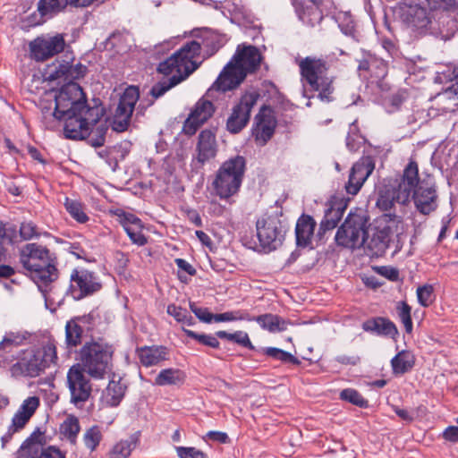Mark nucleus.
Masks as SVG:
<instances>
[{
  "label": "nucleus",
  "mask_w": 458,
  "mask_h": 458,
  "mask_svg": "<svg viewBox=\"0 0 458 458\" xmlns=\"http://www.w3.org/2000/svg\"><path fill=\"white\" fill-rule=\"evenodd\" d=\"M55 100L53 114L64 122V133L67 139H86L89 135V126L104 115L103 107L87 105L86 96L78 83L64 85Z\"/></svg>",
  "instance_id": "f257e3e1"
},
{
  "label": "nucleus",
  "mask_w": 458,
  "mask_h": 458,
  "mask_svg": "<svg viewBox=\"0 0 458 458\" xmlns=\"http://www.w3.org/2000/svg\"><path fill=\"white\" fill-rule=\"evenodd\" d=\"M260 61L261 55L257 47L239 46L205 97L210 98L215 90L225 92L237 88L244 81L247 73L253 72L259 66Z\"/></svg>",
  "instance_id": "f03ea898"
},
{
  "label": "nucleus",
  "mask_w": 458,
  "mask_h": 458,
  "mask_svg": "<svg viewBox=\"0 0 458 458\" xmlns=\"http://www.w3.org/2000/svg\"><path fill=\"white\" fill-rule=\"evenodd\" d=\"M20 260L23 267L32 274L39 290L46 296L49 283L57 278V269L51 264L49 250L37 243H27L20 253Z\"/></svg>",
  "instance_id": "7ed1b4c3"
},
{
  "label": "nucleus",
  "mask_w": 458,
  "mask_h": 458,
  "mask_svg": "<svg viewBox=\"0 0 458 458\" xmlns=\"http://www.w3.org/2000/svg\"><path fill=\"white\" fill-rule=\"evenodd\" d=\"M303 85L307 84L316 92L318 98L324 102L333 100V78L327 76L328 63L322 58L307 56L297 61Z\"/></svg>",
  "instance_id": "20e7f679"
},
{
  "label": "nucleus",
  "mask_w": 458,
  "mask_h": 458,
  "mask_svg": "<svg viewBox=\"0 0 458 458\" xmlns=\"http://www.w3.org/2000/svg\"><path fill=\"white\" fill-rule=\"evenodd\" d=\"M246 168L245 158L236 156L225 161L215 174L212 187L216 196L228 200L238 194Z\"/></svg>",
  "instance_id": "39448f33"
},
{
  "label": "nucleus",
  "mask_w": 458,
  "mask_h": 458,
  "mask_svg": "<svg viewBox=\"0 0 458 458\" xmlns=\"http://www.w3.org/2000/svg\"><path fill=\"white\" fill-rule=\"evenodd\" d=\"M200 50L201 45L198 41L187 42L170 57L161 62L157 66V72L170 76L169 78L182 77V81L199 67L196 58L199 57Z\"/></svg>",
  "instance_id": "423d86ee"
},
{
  "label": "nucleus",
  "mask_w": 458,
  "mask_h": 458,
  "mask_svg": "<svg viewBox=\"0 0 458 458\" xmlns=\"http://www.w3.org/2000/svg\"><path fill=\"white\" fill-rule=\"evenodd\" d=\"M113 347L106 343H86L80 352L81 367L95 379L109 377L113 370Z\"/></svg>",
  "instance_id": "0eeeda50"
},
{
  "label": "nucleus",
  "mask_w": 458,
  "mask_h": 458,
  "mask_svg": "<svg viewBox=\"0 0 458 458\" xmlns=\"http://www.w3.org/2000/svg\"><path fill=\"white\" fill-rule=\"evenodd\" d=\"M57 360L56 348L48 343L42 349L30 348L23 351L19 360L11 367L13 377H36Z\"/></svg>",
  "instance_id": "6e6552de"
},
{
  "label": "nucleus",
  "mask_w": 458,
  "mask_h": 458,
  "mask_svg": "<svg viewBox=\"0 0 458 458\" xmlns=\"http://www.w3.org/2000/svg\"><path fill=\"white\" fill-rule=\"evenodd\" d=\"M367 224L363 213H350L336 232V244L348 249L362 247L368 239Z\"/></svg>",
  "instance_id": "1a4fd4ad"
},
{
  "label": "nucleus",
  "mask_w": 458,
  "mask_h": 458,
  "mask_svg": "<svg viewBox=\"0 0 458 458\" xmlns=\"http://www.w3.org/2000/svg\"><path fill=\"white\" fill-rule=\"evenodd\" d=\"M67 387L71 395V403L81 408L91 394V384L81 367L72 366L67 372Z\"/></svg>",
  "instance_id": "9d476101"
},
{
  "label": "nucleus",
  "mask_w": 458,
  "mask_h": 458,
  "mask_svg": "<svg viewBox=\"0 0 458 458\" xmlns=\"http://www.w3.org/2000/svg\"><path fill=\"white\" fill-rule=\"evenodd\" d=\"M140 98L139 89L135 86H130L125 89L119 99L113 122L112 128L117 132L125 131L131 122L135 105Z\"/></svg>",
  "instance_id": "9b49d317"
},
{
  "label": "nucleus",
  "mask_w": 458,
  "mask_h": 458,
  "mask_svg": "<svg viewBox=\"0 0 458 458\" xmlns=\"http://www.w3.org/2000/svg\"><path fill=\"white\" fill-rule=\"evenodd\" d=\"M256 91L243 94L237 105H235L226 122V128L231 133L240 132L248 124L253 106L259 99Z\"/></svg>",
  "instance_id": "f8f14e48"
},
{
  "label": "nucleus",
  "mask_w": 458,
  "mask_h": 458,
  "mask_svg": "<svg viewBox=\"0 0 458 458\" xmlns=\"http://www.w3.org/2000/svg\"><path fill=\"white\" fill-rule=\"evenodd\" d=\"M64 47L65 40L63 34L44 35L30 43V53L35 61L43 62L61 53Z\"/></svg>",
  "instance_id": "ddd939ff"
},
{
  "label": "nucleus",
  "mask_w": 458,
  "mask_h": 458,
  "mask_svg": "<svg viewBox=\"0 0 458 458\" xmlns=\"http://www.w3.org/2000/svg\"><path fill=\"white\" fill-rule=\"evenodd\" d=\"M102 284L98 276L87 269H74L71 274L70 290L75 300H81L98 292Z\"/></svg>",
  "instance_id": "4468645a"
},
{
  "label": "nucleus",
  "mask_w": 458,
  "mask_h": 458,
  "mask_svg": "<svg viewBox=\"0 0 458 458\" xmlns=\"http://www.w3.org/2000/svg\"><path fill=\"white\" fill-rule=\"evenodd\" d=\"M409 202L405 190H401L396 182L383 183L377 188L376 206L382 211H390L397 205L403 207Z\"/></svg>",
  "instance_id": "2eb2a0df"
},
{
  "label": "nucleus",
  "mask_w": 458,
  "mask_h": 458,
  "mask_svg": "<svg viewBox=\"0 0 458 458\" xmlns=\"http://www.w3.org/2000/svg\"><path fill=\"white\" fill-rule=\"evenodd\" d=\"M257 235L260 245L267 250H276L284 238L280 222L274 218L258 220Z\"/></svg>",
  "instance_id": "dca6fc26"
},
{
  "label": "nucleus",
  "mask_w": 458,
  "mask_h": 458,
  "mask_svg": "<svg viewBox=\"0 0 458 458\" xmlns=\"http://www.w3.org/2000/svg\"><path fill=\"white\" fill-rule=\"evenodd\" d=\"M358 62L359 76L370 83L378 84L387 74L386 63L369 52H364Z\"/></svg>",
  "instance_id": "f3484780"
},
{
  "label": "nucleus",
  "mask_w": 458,
  "mask_h": 458,
  "mask_svg": "<svg viewBox=\"0 0 458 458\" xmlns=\"http://www.w3.org/2000/svg\"><path fill=\"white\" fill-rule=\"evenodd\" d=\"M411 193L415 207L420 213L428 215L437 208V195L433 179L429 176L428 179L421 180L420 185Z\"/></svg>",
  "instance_id": "a211bd4d"
},
{
  "label": "nucleus",
  "mask_w": 458,
  "mask_h": 458,
  "mask_svg": "<svg viewBox=\"0 0 458 458\" xmlns=\"http://www.w3.org/2000/svg\"><path fill=\"white\" fill-rule=\"evenodd\" d=\"M216 135L210 130L202 131L198 137L196 156L192 158L191 166L194 169L202 168L206 163L216 157Z\"/></svg>",
  "instance_id": "6ab92c4d"
},
{
  "label": "nucleus",
  "mask_w": 458,
  "mask_h": 458,
  "mask_svg": "<svg viewBox=\"0 0 458 458\" xmlns=\"http://www.w3.org/2000/svg\"><path fill=\"white\" fill-rule=\"evenodd\" d=\"M374 169L375 162L371 157L365 156L359 159L351 169L349 180L345 185L346 191L356 195Z\"/></svg>",
  "instance_id": "aec40b11"
},
{
  "label": "nucleus",
  "mask_w": 458,
  "mask_h": 458,
  "mask_svg": "<svg viewBox=\"0 0 458 458\" xmlns=\"http://www.w3.org/2000/svg\"><path fill=\"white\" fill-rule=\"evenodd\" d=\"M215 112L213 103L206 98H201L195 105L193 110L191 112L184 125L187 133L193 134L197 128L207 122Z\"/></svg>",
  "instance_id": "412c9836"
},
{
  "label": "nucleus",
  "mask_w": 458,
  "mask_h": 458,
  "mask_svg": "<svg viewBox=\"0 0 458 458\" xmlns=\"http://www.w3.org/2000/svg\"><path fill=\"white\" fill-rule=\"evenodd\" d=\"M435 106L429 107V115L453 113L458 111V83L453 84L435 98Z\"/></svg>",
  "instance_id": "4be33fe9"
},
{
  "label": "nucleus",
  "mask_w": 458,
  "mask_h": 458,
  "mask_svg": "<svg viewBox=\"0 0 458 458\" xmlns=\"http://www.w3.org/2000/svg\"><path fill=\"white\" fill-rule=\"evenodd\" d=\"M29 337L30 334L27 332L5 333L0 342V365L2 367H6L13 360V350L21 345Z\"/></svg>",
  "instance_id": "5701e85b"
},
{
  "label": "nucleus",
  "mask_w": 458,
  "mask_h": 458,
  "mask_svg": "<svg viewBox=\"0 0 458 458\" xmlns=\"http://www.w3.org/2000/svg\"><path fill=\"white\" fill-rule=\"evenodd\" d=\"M126 386L122 383L120 377L113 374L107 386L103 390L100 403L104 407H116L124 397Z\"/></svg>",
  "instance_id": "b1692460"
},
{
  "label": "nucleus",
  "mask_w": 458,
  "mask_h": 458,
  "mask_svg": "<svg viewBox=\"0 0 458 458\" xmlns=\"http://www.w3.org/2000/svg\"><path fill=\"white\" fill-rule=\"evenodd\" d=\"M269 110L266 107L261 108L255 117L256 126L253 128L255 140L261 144H265L273 136L276 127V122Z\"/></svg>",
  "instance_id": "393cba45"
},
{
  "label": "nucleus",
  "mask_w": 458,
  "mask_h": 458,
  "mask_svg": "<svg viewBox=\"0 0 458 458\" xmlns=\"http://www.w3.org/2000/svg\"><path fill=\"white\" fill-rule=\"evenodd\" d=\"M402 11L403 21L418 30L425 29L430 23L426 8L418 4H404Z\"/></svg>",
  "instance_id": "a878e982"
},
{
  "label": "nucleus",
  "mask_w": 458,
  "mask_h": 458,
  "mask_svg": "<svg viewBox=\"0 0 458 458\" xmlns=\"http://www.w3.org/2000/svg\"><path fill=\"white\" fill-rule=\"evenodd\" d=\"M136 352L144 367L157 366L168 360V350L163 345L142 346L137 348Z\"/></svg>",
  "instance_id": "bb28decb"
},
{
  "label": "nucleus",
  "mask_w": 458,
  "mask_h": 458,
  "mask_svg": "<svg viewBox=\"0 0 458 458\" xmlns=\"http://www.w3.org/2000/svg\"><path fill=\"white\" fill-rule=\"evenodd\" d=\"M87 67L81 64H70L69 63L59 64L58 66H55V70L49 73V80L55 81L63 79L68 83H74L73 80H78L85 75Z\"/></svg>",
  "instance_id": "cd10ccee"
},
{
  "label": "nucleus",
  "mask_w": 458,
  "mask_h": 458,
  "mask_svg": "<svg viewBox=\"0 0 458 458\" xmlns=\"http://www.w3.org/2000/svg\"><path fill=\"white\" fill-rule=\"evenodd\" d=\"M316 221L309 215H302L296 223V243L299 247H308L314 236Z\"/></svg>",
  "instance_id": "c85d7f7f"
},
{
  "label": "nucleus",
  "mask_w": 458,
  "mask_h": 458,
  "mask_svg": "<svg viewBox=\"0 0 458 458\" xmlns=\"http://www.w3.org/2000/svg\"><path fill=\"white\" fill-rule=\"evenodd\" d=\"M420 182L418 164L413 160H410L403 169L401 181L395 182L401 190H405L407 196L411 199V192L417 189Z\"/></svg>",
  "instance_id": "c756f323"
},
{
  "label": "nucleus",
  "mask_w": 458,
  "mask_h": 458,
  "mask_svg": "<svg viewBox=\"0 0 458 458\" xmlns=\"http://www.w3.org/2000/svg\"><path fill=\"white\" fill-rule=\"evenodd\" d=\"M254 321H256L263 330L273 334L287 330L288 326L291 324L290 321L272 313L256 316Z\"/></svg>",
  "instance_id": "7c9ffc66"
},
{
  "label": "nucleus",
  "mask_w": 458,
  "mask_h": 458,
  "mask_svg": "<svg viewBox=\"0 0 458 458\" xmlns=\"http://www.w3.org/2000/svg\"><path fill=\"white\" fill-rule=\"evenodd\" d=\"M85 322V317H77L67 321L65 326V343L67 346L76 347L81 344L83 333L82 324Z\"/></svg>",
  "instance_id": "2f4dec72"
},
{
  "label": "nucleus",
  "mask_w": 458,
  "mask_h": 458,
  "mask_svg": "<svg viewBox=\"0 0 458 458\" xmlns=\"http://www.w3.org/2000/svg\"><path fill=\"white\" fill-rule=\"evenodd\" d=\"M344 209L341 207H330L325 211L324 217L320 222L317 236L321 240L327 231L335 228L342 219Z\"/></svg>",
  "instance_id": "473e14b6"
},
{
  "label": "nucleus",
  "mask_w": 458,
  "mask_h": 458,
  "mask_svg": "<svg viewBox=\"0 0 458 458\" xmlns=\"http://www.w3.org/2000/svg\"><path fill=\"white\" fill-rule=\"evenodd\" d=\"M414 356L408 351H401L391 360V367L394 375H403L412 369Z\"/></svg>",
  "instance_id": "72a5a7b5"
},
{
  "label": "nucleus",
  "mask_w": 458,
  "mask_h": 458,
  "mask_svg": "<svg viewBox=\"0 0 458 458\" xmlns=\"http://www.w3.org/2000/svg\"><path fill=\"white\" fill-rule=\"evenodd\" d=\"M138 442L139 437L136 434L130 436L127 439L120 440L110 450V458H128L136 448Z\"/></svg>",
  "instance_id": "f704fd0d"
},
{
  "label": "nucleus",
  "mask_w": 458,
  "mask_h": 458,
  "mask_svg": "<svg viewBox=\"0 0 458 458\" xmlns=\"http://www.w3.org/2000/svg\"><path fill=\"white\" fill-rule=\"evenodd\" d=\"M185 374L178 369H162L155 378V385L157 386H171L183 383Z\"/></svg>",
  "instance_id": "c9c22d12"
},
{
  "label": "nucleus",
  "mask_w": 458,
  "mask_h": 458,
  "mask_svg": "<svg viewBox=\"0 0 458 458\" xmlns=\"http://www.w3.org/2000/svg\"><path fill=\"white\" fill-rule=\"evenodd\" d=\"M365 331L376 332L379 335H394L397 334L396 327L393 322L383 318H377L372 321H367L363 324Z\"/></svg>",
  "instance_id": "e433bc0d"
},
{
  "label": "nucleus",
  "mask_w": 458,
  "mask_h": 458,
  "mask_svg": "<svg viewBox=\"0 0 458 458\" xmlns=\"http://www.w3.org/2000/svg\"><path fill=\"white\" fill-rule=\"evenodd\" d=\"M69 5L68 0H38V12L41 17L51 18Z\"/></svg>",
  "instance_id": "4c0bfd02"
},
{
  "label": "nucleus",
  "mask_w": 458,
  "mask_h": 458,
  "mask_svg": "<svg viewBox=\"0 0 458 458\" xmlns=\"http://www.w3.org/2000/svg\"><path fill=\"white\" fill-rule=\"evenodd\" d=\"M81 426L79 419L74 415H68L60 425V433L72 444H75Z\"/></svg>",
  "instance_id": "58836bf2"
},
{
  "label": "nucleus",
  "mask_w": 458,
  "mask_h": 458,
  "mask_svg": "<svg viewBox=\"0 0 458 458\" xmlns=\"http://www.w3.org/2000/svg\"><path fill=\"white\" fill-rule=\"evenodd\" d=\"M64 205L70 216L78 223L85 224L89 221V216L85 213V208L81 202L66 197Z\"/></svg>",
  "instance_id": "ea45409f"
},
{
  "label": "nucleus",
  "mask_w": 458,
  "mask_h": 458,
  "mask_svg": "<svg viewBox=\"0 0 458 458\" xmlns=\"http://www.w3.org/2000/svg\"><path fill=\"white\" fill-rule=\"evenodd\" d=\"M406 98V91L398 90L384 98L382 100V106L388 114H393L401 109V106Z\"/></svg>",
  "instance_id": "a19ab883"
},
{
  "label": "nucleus",
  "mask_w": 458,
  "mask_h": 458,
  "mask_svg": "<svg viewBox=\"0 0 458 458\" xmlns=\"http://www.w3.org/2000/svg\"><path fill=\"white\" fill-rule=\"evenodd\" d=\"M20 236L24 241H30L38 238L41 235L48 236L47 232H41L39 228L32 221H24L21 224L19 229Z\"/></svg>",
  "instance_id": "79ce46f5"
},
{
  "label": "nucleus",
  "mask_w": 458,
  "mask_h": 458,
  "mask_svg": "<svg viewBox=\"0 0 458 458\" xmlns=\"http://www.w3.org/2000/svg\"><path fill=\"white\" fill-rule=\"evenodd\" d=\"M427 5L432 12L443 11L450 13H458L457 0H426Z\"/></svg>",
  "instance_id": "37998d69"
},
{
  "label": "nucleus",
  "mask_w": 458,
  "mask_h": 458,
  "mask_svg": "<svg viewBox=\"0 0 458 458\" xmlns=\"http://www.w3.org/2000/svg\"><path fill=\"white\" fill-rule=\"evenodd\" d=\"M30 419V417L28 415L22 413L20 411H17L12 419V424L8 428L7 433L2 437V440L5 442L10 439L13 434L24 428Z\"/></svg>",
  "instance_id": "c03bdc74"
},
{
  "label": "nucleus",
  "mask_w": 458,
  "mask_h": 458,
  "mask_svg": "<svg viewBox=\"0 0 458 458\" xmlns=\"http://www.w3.org/2000/svg\"><path fill=\"white\" fill-rule=\"evenodd\" d=\"M102 432L98 426H92L88 428L83 435L85 446L91 452L96 450L102 440Z\"/></svg>",
  "instance_id": "a18cd8bd"
},
{
  "label": "nucleus",
  "mask_w": 458,
  "mask_h": 458,
  "mask_svg": "<svg viewBox=\"0 0 458 458\" xmlns=\"http://www.w3.org/2000/svg\"><path fill=\"white\" fill-rule=\"evenodd\" d=\"M340 398L360 408L369 406L368 401L355 389L346 388L341 391Z\"/></svg>",
  "instance_id": "49530a36"
},
{
  "label": "nucleus",
  "mask_w": 458,
  "mask_h": 458,
  "mask_svg": "<svg viewBox=\"0 0 458 458\" xmlns=\"http://www.w3.org/2000/svg\"><path fill=\"white\" fill-rule=\"evenodd\" d=\"M185 335L192 339H195L199 344L217 349L220 346V343L217 340V338L213 335H207V334H199L192 330L182 328Z\"/></svg>",
  "instance_id": "de8ad7c7"
},
{
  "label": "nucleus",
  "mask_w": 458,
  "mask_h": 458,
  "mask_svg": "<svg viewBox=\"0 0 458 458\" xmlns=\"http://www.w3.org/2000/svg\"><path fill=\"white\" fill-rule=\"evenodd\" d=\"M182 77H180L179 79L168 78L167 80L157 82L151 88V96L154 99L162 97L170 89L182 82Z\"/></svg>",
  "instance_id": "09e8293b"
},
{
  "label": "nucleus",
  "mask_w": 458,
  "mask_h": 458,
  "mask_svg": "<svg viewBox=\"0 0 458 458\" xmlns=\"http://www.w3.org/2000/svg\"><path fill=\"white\" fill-rule=\"evenodd\" d=\"M398 316L407 333H411L413 326L411 317V307L406 302H401L397 307Z\"/></svg>",
  "instance_id": "8fccbe9b"
},
{
  "label": "nucleus",
  "mask_w": 458,
  "mask_h": 458,
  "mask_svg": "<svg viewBox=\"0 0 458 458\" xmlns=\"http://www.w3.org/2000/svg\"><path fill=\"white\" fill-rule=\"evenodd\" d=\"M433 287L429 284L420 286L417 289V298L419 303L423 307H428L432 302Z\"/></svg>",
  "instance_id": "3c124183"
},
{
  "label": "nucleus",
  "mask_w": 458,
  "mask_h": 458,
  "mask_svg": "<svg viewBox=\"0 0 458 458\" xmlns=\"http://www.w3.org/2000/svg\"><path fill=\"white\" fill-rule=\"evenodd\" d=\"M39 403L38 396H30L22 402L18 411L31 418L39 406Z\"/></svg>",
  "instance_id": "603ef678"
},
{
  "label": "nucleus",
  "mask_w": 458,
  "mask_h": 458,
  "mask_svg": "<svg viewBox=\"0 0 458 458\" xmlns=\"http://www.w3.org/2000/svg\"><path fill=\"white\" fill-rule=\"evenodd\" d=\"M143 225L134 228H129L126 232L131 241L138 246H143L147 243V238L142 233Z\"/></svg>",
  "instance_id": "864d4df0"
},
{
  "label": "nucleus",
  "mask_w": 458,
  "mask_h": 458,
  "mask_svg": "<svg viewBox=\"0 0 458 458\" xmlns=\"http://www.w3.org/2000/svg\"><path fill=\"white\" fill-rule=\"evenodd\" d=\"M120 223L124 231H127L129 228H134L142 225L141 220L135 215L125 212L120 216Z\"/></svg>",
  "instance_id": "5fc2aeb1"
},
{
  "label": "nucleus",
  "mask_w": 458,
  "mask_h": 458,
  "mask_svg": "<svg viewBox=\"0 0 458 458\" xmlns=\"http://www.w3.org/2000/svg\"><path fill=\"white\" fill-rule=\"evenodd\" d=\"M176 453L180 458H206L205 454L195 447L177 446Z\"/></svg>",
  "instance_id": "6e6d98bb"
},
{
  "label": "nucleus",
  "mask_w": 458,
  "mask_h": 458,
  "mask_svg": "<svg viewBox=\"0 0 458 458\" xmlns=\"http://www.w3.org/2000/svg\"><path fill=\"white\" fill-rule=\"evenodd\" d=\"M190 308L200 321L210 323L214 320V314L210 313L207 308H199L191 302L190 303Z\"/></svg>",
  "instance_id": "4d7b16f0"
},
{
  "label": "nucleus",
  "mask_w": 458,
  "mask_h": 458,
  "mask_svg": "<svg viewBox=\"0 0 458 458\" xmlns=\"http://www.w3.org/2000/svg\"><path fill=\"white\" fill-rule=\"evenodd\" d=\"M102 117L103 116H101L97 123H93L89 126V135L96 134L98 136H102L103 138L106 139V134L108 130V124L106 120H102Z\"/></svg>",
  "instance_id": "13d9d810"
},
{
  "label": "nucleus",
  "mask_w": 458,
  "mask_h": 458,
  "mask_svg": "<svg viewBox=\"0 0 458 458\" xmlns=\"http://www.w3.org/2000/svg\"><path fill=\"white\" fill-rule=\"evenodd\" d=\"M233 342L240 344L241 346L248 348L249 350L255 349L254 345L251 344L250 340L249 335L244 331L234 332V337Z\"/></svg>",
  "instance_id": "bf43d9fd"
},
{
  "label": "nucleus",
  "mask_w": 458,
  "mask_h": 458,
  "mask_svg": "<svg viewBox=\"0 0 458 458\" xmlns=\"http://www.w3.org/2000/svg\"><path fill=\"white\" fill-rule=\"evenodd\" d=\"M166 311L170 316L174 317L177 322L180 323L185 318V314L187 313V310L180 306H176L175 304H169L167 306Z\"/></svg>",
  "instance_id": "052dcab7"
},
{
  "label": "nucleus",
  "mask_w": 458,
  "mask_h": 458,
  "mask_svg": "<svg viewBox=\"0 0 458 458\" xmlns=\"http://www.w3.org/2000/svg\"><path fill=\"white\" fill-rule=\"evenodd\" d=\"M376 270L379 275L391 281H396L399 277L398 270L391 267H377Z\"/></svg>",
  "instance_id": "680f3d73"
},
{
  "label": "nucleus",
  "mask_w": 458,
  "mask_h": 458,
  "mask_svg": "<svg viewBox=\"0 0 458 458\" xmlns=\"http://www.w3.org/2000/svg\"><path fill=\"white\" fill-rule=\"evenodd\" d=\"M447 26H448V28L446 29V30H445L444 29L440 30V33L442 34V37L445 39H449L458 30V21H457V20H455L454 18H450L447 21Z\"/></svg>",
  "instance_id": "e2e57ef3"
},
{
  "label": "nucleus",
  "mask_w": 458,
  "mask_h": 458,
  "mask_svg": "<svg viewBox=\"0 0 458 458\" xmlns=\"http://www.w3.org/2000/svg\"><path fill=\"white\" fill-rule=\"evenodd\" d=\"M206 437L222 444L226 443L229 439L227 434L221 431H209L207 433Z\"/></svg>",
  "instance_id": "0e129e2a"
},
{
  "label": "nucleus",
  "mask_w": 458,
  "mask_h": 458,
  "mask_svg": "<svg viewBox=\"0 0 458 458\" xmlns=\"http://www.w3.org/2000/svg\"><path fill=\"white\" fill-rule=\"evenodd\" d=\"M233 321L237 320H245V321H254L255 316H251L247 310H232Z\"/></svg>",
  "instance_id": "69168bd1"
},
{
  "label": "nucleus",
  "mask_w": 458,
  "mask_h": 458,
  "mask_svg": "<svg viewBox=\"0 0 458 458\" xmlns=\"http://www.w3.org/2000/svg\"><path fill=\"white\" fill-rule=\"evenodd\" d=\"M39 458H65V456L59 449L49 446L41 453Z\"/></svg>",
  "instance_id": "338daca9"
},
{
  "label": "nucleus",
  "mask_w": 458,
  "mask_h": 458,
  "mask_svg": "<svg viewBox=\"0 0 458 458\" xmlns=\"http://www.w3.org/2000/svg\"><path fill=\"white\" fill-rule=\"evenodd\" d=\"M444 437L451 442L458 441V427L450 426L444 431Z\"/></svg>",
  "instance_id": "774afa93"
}]
</instances>
